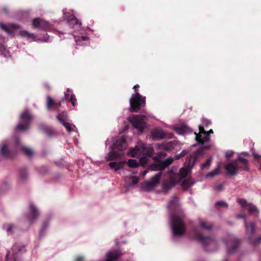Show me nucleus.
Listing matches in <instances>:
<instances>
[{"label": "nucleus", "instance_id": "nucleus-26", "mask_svg": "<svg viewBox=\"0 0 261 261\" xmlns=\"http://www.w3.org/2000/svg\"><path fill=\"white\" fill-rule=\"evenodd\" d=\"M0 28L9 34H13L14 30L19 28L17 24L12 23L6 25L2 23H0Z\"/></svg>", "mask_w": 261, "mask_h": 261}, {"label": "nucleus", "instance_id": "nucleus-5", "mask_svg": "<svg viewBox=\"0 0 261 261\" xmlns=\"http://www.w3.org/2000/svg\"><path fill=\"white\" fill-rule=\"evenodd\" d=\"M153 151V149L150 144L139 141L135 148L129 149L128 154L132 157L145 159L146 157L150 156Z\"/></svg>", "mask_w": 261, "mask_h": 261}, {"label": "nucleus", "instance_id": "nucleus-60", "mask_svg": "<svg viewBox=\"0 0 261 261\" xmlns=\"http://www.w3.org/2000/svg\"><path fill=\"white\" fill-rule=\"evenodd\" d=\"M223 261H228V260L227 259H225V260H224Z\"/></svg>", "mask_w": 261, "mask_h": 261}, {"label": "nucleus", "instance_id": "nucleus-36", "mask_svg": "<svg viewBox=\"0 0 261 261\" xmlns=\"http://www.w3.org/2000/svg\"><path fill=\"white\" fill-rule=\"evenodd\" d=\"M28 177V173L27 170H22L20 171L18 179L20 181H24L27 179Z\"/></svg>", "mask_w": 261, "mask_h": 261}, {"label": "nucleus", "instance_id": "nucleus-54", "mask_svg": "<svg viewBox=\"0 0 261 261\" xmlns=\"http://www.w3.org/2000/svg\"><path fill=\"white\" fill-rule=\"evenodd\" d=\"M203 147L204 148L207 149V148H209V146L208 145H204V146H203Z\"/></svg>", "mask_w": 261, "mask_h": 261}, {"label": "nucleus", "instance_id": "nucleus-48", "mask_svg": "<svg viewBox=\"0 0 261 261\" xmlns=\"http://www.w3.org/2000/svg\"><path fill=\"white\" fill-rule=\"evenodd\" d=\"M15 144L17 147H20V140L18 138L15 139Z\"/></svg>", "mask_w": 261, "mask_h": 261}, {"label": "nucleus", "instance_id": "nucleus-39", "mask_svg": "<svg viewBox=\"0 0 261 261\" xmlns=\"http://www.w3.org/2000/svg\"><path fill=\"white\" fill-rule=\"evenodd\" d=\"M212 159H208L204 163L201 165V169H204L208 168L211 165Z\"/></svg>", "mask_w": 261, "mask_h": 261}, {"label": "nucleus", "instance_id": "nucleus-6", "mask_svg": "<svg viewBox=\"0 0 261 261\" xmlns=\"http://www.w3.org/2000/svg\"><path fill=\"white\" fill-rule=\"evenodd\" d=\"M227 174L230 175H236L239 170L248 171V161L247 159L239 156L237 160L227 163L225 167Z\"/></svg>", "mask_w": 261, "mask_h": 261}, {"label": "nucleus", "instance_id": "nucleus-14", "mask_svg": "<svg viewBox=\"0 0 261 261\" xmlns=\"http://www.w3.org/2000/svg\"><path fill=\"white\" fill-rule=\"evenodd\" d=\"M56 117L58 120L66 128L68 133H70L72 132L75 131V126L68 122V116L66 112L58 114Z\"/></svg>", "mask_w": 261, "mask_h": 261}, {"label": "nucleus", "instance_id": "nucleus-32", "mask_svg": "<svg viewBox=\"0 0 261 261\" xmlns=\"http://www.w3.org/2000/svg\"><path fill=\"white\" fill-rule=\"evenodd\" d=\"M20 34L22 36H26L28 39H31L33 41H37V36L33 33H29L26 31H21Z\"/></svg>", "mask_w": 261, "mask_h": 261}, {"label": "nucleus", "instance_id": "nucleus-41", "mask_svg": "<svg viewBox=\"0 0 261 261\" xmlns=\"http://www.w3.org/2000/svg\"><path fill=\"white\" fill-rule=\"evenodd\" d=\"M216 205L217 206H227V204L224 201H219L217 202L216 203Z\"/></svg>", "mask_w": 261, "mask_h": 261}, {"label": "nucleus", "instance_id": "nucleus-40", "mask_svg": "<svg viewBox=\"0 0 261 261\" xmlns=\"http://www.w3.org/2000/svg\"><path fill=\"white\" fill-rule=\"evenodd\" d=\"M186 154L187 151L186 150H182L180 154L176 155L175 158L176 159L178 160L180 158L184 156Z\"/></svg>", "mask_w": 261, "mask_h": 261}, {"label": "nucleus", "instance_id": "nucleus-57", "mask_svg": "<svg viewBox=\"0 0 261 261\" xmlns=\"http://www.w3.org/2000/svg\"><path fill=\"white\" fill-rule=\"evenodd\" d=\"M209 133H210V134H213V130H212V129H210V130H209Z\"/></svg>", "mask_w": 261, "mask_h": 261}, {"label": "nucleus", "instance_id": "nucleus-4", "mask_svg": "<svg viewBox=\"0 0 261 261\" xmlns=\"http://www.w3.org/2000/svg\"><path fill=\"white\" fill-rule=\"evenodd\" d=\"M126 139L122 136L117 138L110 147L112 150L109 153L107 160L111 161L109 166L115 171L122 169L126 163L123 151L126 149Z\"/></svg>", "mask_w": 261, "mask_h": 261}, {"label": "nucleus", "instance_id": "nucleus-52", "mask_svg": "<svg viewBox=\"0 0 261 261\" xmlns=\"http://www.w3.org/2000/svg\"><path fill=\"white\" fill-rule=\"evenodd\" d=\"M254 158L258 159L259 157V155L257 154H254Z\"/></svg>", "mask_w": 261, "mask_h": 261}, {"label": "nucleus", "instance_id": "nucleus-55", "mask_svg": "<svg viewBox=\"0 0 261 261\" xmlns=\"http://www.w3.org/2000/svg\"><path fill=\"white\" fill-rule=\"evenodd\" d=\"M242 154H244V155H248V153L247 152H244L242 153Z\"/></svg>", "mask_w": 261, "mask_h": 261}, {"label": "nucleus", "instance_id": "nucleus-17", "mask_svg": "<svg viewBox=\"0 0 261 261\" xmlns=\"http://www.w3.org/2000/svg\"><path fill=\"white\" fill-rule=\"evenodd\" d=\"M198 127L199 133L197 134L194 132L195 139L198 143L203 144L204 142L210 140V135L208 133L204 130L203 126L199 125Z\"/></svg>", "mask_w": 261, "mask_h": 261}, {"label": "nucleus", "instance_id": "nucleus-38", "mask_svg": "<svg viewBox=\"0 0 261 261\" xmlns=\"http://www.w3.org/2000/svg\"><path fill=\"white\" fill-rule=\"evenodd\" d=\"M128 166L131 168L137 167L139 165V163L136 159H129L127 162Z\"/></svg>", "mask_w": 261, "mask_h": 261}, {"label": "nucleus", "instance_id": "nucleus-2", "mask_svg": "<svg viewBox=\"0 0 261 261\" xmlns=\"http://www.w3.org/2000/svg\"><path fill=\"white\" fill-rule=\"evenodd\" d=\"M167 207L169 211L173 239L174 240L176 238L184 236L186 232V216L181 208L180 201L176 196H174L169 200Z\"/></svg>", "mask_w": 261, "mask_h": 261}, {"label": "nucleus", "instance_id": "nucleus-45", "mask_svg": "<svg viewBox=\"0 0 261 261\" xmlns=\"http://www.w3.org/2000/svg\"><path fill=\"white\" fill-rule=\"evenodd\" d=\"M223 186L222 184H219L215 186V189L217 191H220L222 189Z\"/></svg>", "mask_w": 261, "mask_h": 261}, {"label": "nucleus", "instance_id": "nucleus-20", "mask_svg": "<svg viewBox=\"0 0 261 261\" xmlns=\"http://www.w3.org/2000/svg\"><path fill=\"white\" fill-rule=\"evenodd\" d=\"M63 15L64 17L66 19L69 24V25H75V29H76L78 32H80V34H82L83 29L81 28V23L79 21L76 17L74 16L66 13L64 11H63Z\"/></svg>", "mask_w": 261, "mask_h": 261}, {"label": "nucleus", "instance_id": "nucleus-59", "mask_svg": "<svg viewBox=\"0 0 261 261\" xmlns=\"http://www.w3.org/2000/svg\"><path fill=\"white\" fill-rule=\"evenodd\" d=\"M46 88H48V89H49V87L48 86V85H46Z\"/></svg>", "mask_w": 261, "mask_h": 261}, {"label": "nucleus", "instance_id": "nucleus-1", "mask_svg": "<svg viewBox=\"0 0 261 261\" xmlns=\"http://www.w3.org/2000/svg\"><path fill=\"white\" fill-rule=\"evenodd\" d=\"M202 153V150L201 149L193 152L185 162V167L181 168L178 173H175L173 170L169 171L167 174V179L164 181V188L168 189L179 184L185 189H188L193 186L195 183L193 180L192 178L186 179L185 177Z\"/></svg>", "mask_w": 261, "mask_h": 261}, {"label": "nucleus", "instance_id": "nucleus-46", "mask_svg": "<svg viewBox=\"0 0 261 261\" xmlns=\"http://www.w3.org/2000/svg\"><path fill=\"white\" fill-rule=\"evenodd\" d=\"M166 155V153L163 151H161L158 153V156L155 158H161Z\"/></svg>", "mask_w": 261, "mask_h": 261}, {"label": "nucleus", "instance_id": "nucleus-47", "mask_svg": "<svg viewBox=\"0 0 261 261\" xmlns=\"http://www.w3.org/2000/svg\"><path fill=\"white\" fill-rule=\"evenodd\" d=\"M131 182H132V185H134L138 183V180L137 178H136V177H133L132 178Z\"/></svg>", "mask_w": 261, "mask_h": 261}, {"label": "nucleus", "instance_id": "nucleus-25", "mask_svg": "<svg viewBox=\"0 0 261 261\" xmlns=\"http://www.w3.org/2000/svg\"><path fill=\"white\" fill-rule=\"evenodd\" d=\"M245 215L244 214L238 215L237 216V218L244 219V225L246 227V231L247 233L253 234L255 230V225L253 222H251L249 225H248L245 219Z\"/></svg>", "mask_w": 261, "mask_h": 261}, {"label": "nucleus", "instance_id": "nucleus-24", "mask_svg": "<svg viewBox=\"0 0 261 261\" xmlns=\"http://www.w3.org/2000/svg\"><path fill=\"white\" fill-rule=\"evenodd\" d=\"M11 145L10 141H5L3 142L1 153L5 157H9L11 155V152L10 150V147Z\"/></svg>", "mask_w": 261, "mask_h": 261}, {"label": "nucleus", "instance_id": "nucleus-22", "mask_svg": "<svg viewBox=\"0 0 261 261\" xmlns=\"http://www.w3.org/2000/svg\"><path fill=\"white\" fill-rule=\"evenodd\" d=\"M122 255L120 251L116 249L112 250L107 252L103 261H114Z\"/></svg>", "mask_w": 261, "mask_h": 261}, {"label": "nucleus", "instance_id": "nucleus-9", "mask_svg": "<svg viewBox=\"0 0 261 261\" xmlns=\"http://www.w3.org/2000/svg\"><path fill=\"white\" fill-rule=\"evenodd\" d=\"M33 118V115L28 109H25L20 114L19 123L16 126V129L22 132L28 130Z\"/></svg>", "mask_w": 261, "mask_h": 261}, {"label": "nucleus", "instance_id": "nucleus-49", "mask_svg": "<svg viewBox=\"0 0 261 261\" xmlns=\"http://www.w3.org/2000/svg\"><path fill=\"white\" fill-rule=\"evenodd\" d=\"M84 257L81 256H77L76 259L75 261H83Z\"/></svg>", "mask_w": 261, "mask_h": 261}, {"label": "nucleus", "instance_id": "nucleus-27", "mask_svg": "<svg viewBox=\"0 0 261 261\" xmlns=\"http://www.w3.org/2000/svg\"><path fill=\"white\" fill-rule=\"evenodd\" d=\"M173 128L174 130L179 135H186L191 132V129L185 125L174 126Z\"/></svg>", "mask_w": 261, "mask_h": 261}, {"label": "nucleus", "instance_id": "nucleus-33", "mask_svg": "<svg viewBox=\"0 0 261 261\" xmlns=\"http://www.w3.org/2000/svg\"><path fill=\"white\" fill-rule=\"evenodd\" d=\"M220 170V167L219 166H218L217 167V168H216L215 169H214V170L207 173L206 175V178H212V177H213L216 176L217 175H218L219 174Z\"/></svg>", "mask_w": 261, "mask_h": 261}, {"label": "nucleus", "instance_id": "nucleus-37", "mask_svg": "<svg viewBox=\"0 0 261 261\" xmlns=\"http://www.w3.org/2000/svg\"><path fill=\"white\" fill-rule=\"evenodd\" d=\"M21 149L23 151V152L27 156H28L29 157L32 156V155L33 154V151L32 149L30 148H28V147H24V146H21Z\"/></svg>", "mask_w": 261, "mask_h": 261}, {"label": "nucleus", "instance_id": "nucleus-34", "mask_svg": "<svg viewBox=\"0 0 261 261\" xmlns=\"http://www.w3.org/2000/svg\"><path fill=\"white\" fill-rule=\"evenodd\" d=\"M56 105V102L50 97L47 96L46 98V107L47 110H49L53 106Z\"/></svg>", "mask_w": 261, "mask_h": 261}, {"label": "nucleus", "instance_id": "nucleus-16", "mask_svg": "<svg viewBox=\"0 0 261 261\" xmlns=\"http://www.w3.org/2000/svg\"><path fill=\"white\" fill-rule=\"evenodd\" d=\"M33 28L38 29L45 31H49L51 28V24L47 21L40 18H35L32 21Z\"/></svg>", "mask_w": 261, "mask_h": 261}, {"label": "nucleus", "instance_id": "nucleus-12", "mask_svg": "<svg viewBox=\"0 0 261 261\" xmlns=\"http://www.w3.org/2000/svg\"><path fill=\"white\" fill-rule=\"evenodd\" d=\"M40 213L38 208L33 203H30L28 213L24 216L30 225L33 224L38 219Z\"/></svg>", "mask_w": 261, "mask_h": 261}, {"label": "nucleus", "instance_id": "nucleus-50", "mask_svg": "<svg viewBox=\"0 0 261 261\" xmlns=\"http://www.w3.org/2000/svg\"><path fill=\"white\" fill-rule=\"evenodd\" d=\"M260 242H261V236H260V237H259L258 238V239L257 240L256 242L255 243V244H256V243H260Z\"/></svg>", "mask_w": 261, "mask_h": 261}, {"label": "nucleus", "instance_id": "nucleus-58", "mask_svg": "<svg viewBox=\"0 0 261 261\" xmlns=\"http://www.w3.org/2000/svg\"><path fill=\"white\" fill-rule=\"evenodd\" d=\"M4 10L5 12L6 13H8V11H7V9H6V8H5Z\"/></svg>", "mask_w": 261, "mask_h": 261}, {"label": "nucleus", "instance_id": "nucleus-28", "mask_svg": "<svg viewBox=\"0 0 261 261\" xmlns=\"http://www.w3.org/2000/svg\"><path fill=\"white\" fill-rule=\"evenodd\" d=\"M6 42L5 38L0 36V52L2 55L5 57H9V51L6 48L4 43Z\"/></svg>", "mask_w": 261, "mask_h": 261}, {"label": "nucleus", "instance_id": "nucleus-51", "mask_svg": "<svg viewBox=\"0 0 261 261\" xmlns=\"http://www.w3.org/2000/svg\"><path fill=\"white\" fill-rule=\"evenodd\" d=\"M110 141H109V140L107 139L106 141L105 144H106V146H107L108 145V144H110Z\"/></svg>", "mask_w": 261, "mask_h": 261}, {"label": "nucleus", "instance_id": "nucleus-56", "mask_svg": "<svg viewBox=\"0 0 261 261\" xmlns=\"http://www.w3.org/2000/svg\"><path fill=\"white\" fill-rule=\"evenodd\" d=\"M73 141H74V142L75 144H76V143H77V140H76V139L74 138V139H73Z\"/></svg>", "mask_w": 261, "mask_h": 261}, {"label": "nucleus", "instance_id": "nucleus-21", "mask_svg": "<svg viewBox=\"0 0 261 261\" xmlns=\"http://www.w3.org/2000/svg\"><path fill=\"white\" fill-rule=\"evenodd\" d=\"M68 100L70 102L73 107L76 106V101L75 95L73 92V90L70 88H67L66 91L64 92V96L62 100Z\"/></svg>", "mask_w": 261, "mask_h": 261}, {"label": "nucleus", "instance_id": "nucleus-35", "mask_svg": "<svg viewBox=\"0 0 261 261\" xmlns=\"http://www.w3.org/2000/svg\"><path fill=\"white\" fill-rule=\"evenodd\" d=\"M28 11H19L18 13L17 18L22 20H25L29 16Z\"/></svg>", "mask_w": 261, "mask_h": 261}, {"label": "nucleus", "instance_id": "nucleus-13", "mask_svg": "<svg viewBox=\"0 0 261 261\" xmlns=\"http://www.w3.org/2000/svg\"><path fill=\"white\" fill-rule=\"evenodd\" d=\"M156 147L159 150L165 151L177 150L180 149V144L178 141L173 140L169 142H163L161 144H156Z\"/></svg>", "mask_w": 261, "mask_h": 261}, {"label": "nucleus", "instance_id": "nucleus-53", "mask_svg": "<svg viewBox=\"0 0 261 261\" xmlns=\"http://www.w3.org/2000/svg\"><path fill=\"white\" fill-rule=\"evenodd\" d=\"M148 171L146 170V171H144L143 173H142V176H144L147 173Z\"/></svg>", "mask_w": 261, "mask_h": 261}, {"label": "nucleus", "instance_id": "nucleus-44", "mask_svg": "<svg viewBox=\"0 0 261 261\" xmlns=\"http://www.w3.org/2000/svg\"><path fill=\"white\" fill-rule=\"evenodd\" d=\"M202 124L205 126H207L209 124H211L210 121L206 119H203L202 121Z\"/></svg>", "mask_w": 261, "mask_h": 261}, {"label": "nucleus", "instance_id": "nucleus-15", "mask_svg": "<svg viewBox=\"0 0 261 261\" xmlns=\"http://www.w3.org/2000/svg\"><path fill=\"white\" fill-rule=\"evenodd\" d=\"M173 161L172 158H168L164 161H159L155 164H151L149 167V170L151 171H161L171 165Z\"/></svg>", "mask_w": 261, "mask_h": 261}, {"label": "nucleus", "instance_id": "nucleus-18", "mask_svg": "<svg viewBox=\"0 0 261 261\" xmlns=\"http://www.w3.org/2000/svg\"><path fill=\"white\" fill-rule=\"evenodd\" d=\"M162 174V172L156 173L154 176L151 177L149 181L145 182L143 185L144 190L147 191L152 190L154 186L159 182Z\"/></svg>", "mask_w": 261, "mask_h": 261}, {"label": "nucleus", "instance_id": "nucleus-31", "mask_svg": "<svg viewBox=\"0 0 261 261\" xmlns=\"http://www.w3.org/2000/svg\"><path fill=\"white\" fill-rule=\"evenodd\" d=\"M75 41L79 45H83L82 41H87L89 39V37L87 36H74Z\"/></svg>", "mask_w": 261, "mask_h": 261}, {"label": "nucleus", "instance_id": "nucleus-29", "mask_svg": "<svg viewBox=\"0 0 261 261\" xmlns=\"http://www.w3.org/2000/svg\"><path fill=\"white\" fill-rule=\"evenodd\" d=\"M48 225L49 223L47 221L43 222L39 232V239L43 238L46 234Z\"/></svg>", "mask_w": 261, "mask_h": 261}, {"label": "nucleus", "instance_id": "nucleus-43", "mask_svg": "<svg viewBox=\"0 0 261 261\" xmlns=\"http://www.w3.org/2000/svg\"><path fill=\"white\" fill-rule=\"evenodd\" d=\"M41 41H44V42H48L50 41L49 36L47 34H45L42 37V38L41 39Z\"/></svg>", "mask_w": 261, "mask_h": 261}, {"label": "nucleus", "instance_id": "nucleus-19", "mask_svg": "<svg viewBox=\"0 0 261 261\" xmlns=\"http://www.w3.org/2000/svg\"><path fill=\"white\" fill-rule=\"evenodd\" d=\"M238 202L241 206L243 210L248 211L250 214H257L258 210L257 207L250 203H247L244 199H239Z\"/></svg>", "mask_w": 261, "mask_h": 261}, {"label": "nucleus", "instance_id": "nucleus-23", "mask_svg": "<svg viewBox=\"0 0 261 261\" xmlns=\"http://www.w3.org/2000/svg\"><path fill=\"white\" fill-rule=\"evenodd\" d=\"M151 137L152 139L158 140L166 137V134L164 131L160 128H156L153 129L151 132Z\"/></svg>", "mask_w": 261, "mask_h": 261}, {"label": "nucleus", "instance_id": "nucleus-8", "mask_svg": "<svg viewBox=\"0 0 261 261\" xmlns=\"http://www.w3.org/2000/svg\"><path fill=\"white\" fill-rule=\"evenodd\" d=\"M139 87V85L138 84L134 86L133 89L135 90V93L132 95L129 99L130 107L129 109L132 112H138L141 108L144 107L145 105L146 97L142 96L136 90V88Z\"/></svg>", "mask_w": 261, "mask_h": 261}, {"label": "nucleus", "instance_id": "nucleus-10", "mask_svg": "<svg viewBox=\"0 0 261 261\" xmlns=\"http://www.w3.org/2000/svg\"><path fill=\"white\" fill-rule=\"evenodd\" d=\"M127 119L134 128L141 132L146 127L147 117L145 115H133L128 117Z\"/></svg>", "mask_w": 261, "mask_h": 261}, {"label": "nucleus", "instance_id": "nucleus-7", "mask_svg": "<svg viewBox=\"0 0 261 261\" xmlns=\"http://www.w3.org/2000/svg\"><path fill=\"white\" fill-rule=\"evenodd\" d=\"M25 245L21 243H15L8 251L5 261H22V254L25 252Z\"/></svg>", "mask_w": 261, "mask_h": 261}, {"label": "nucleus", "instance_id": "nucleus-3", "mask_svg": "<svg viewBox=\"0 0 261 261\" xmlns=\"http://www.w3.org/2000/svg\"><path fill=\"white\" fill-rule=\"evenodd\" d=\"M213 227V224L207 221L199 219L196 226H193L190 236L194 240L200 243L204 249L208 251H214L218 248L217 241L211 236H205L203 231H208Z\"/></svg>", "mask_w": 261, "mask_h": 261}, {"label": "nucleus", "instance_id": "nucleus-42", "mask_svg": "<svg viewBox=\"0 0 261 261\" xmlns=\"http://www.w3.org/2000/svg\"><path fill=\"white\" fill-rule=\"evenodd\" d=\"M234 154V152L232 150H228L225 152V156L227 159H229L231 158L233 154Z\"/></svg>", "mask_w": 261, "mask_h": 261}, {"label": "nucleus", "instance_id": "nucleus-30", "mask_svg": "<svg viewBox=\"0 0 261 261\" xmlns=\"http://www.w3.org/2000/svg\"><path fill=\"white\" fill-rule=\"evenodd\" d=\"M16 227L13 224H6L4 225V229L7 232L8 234H11L13 233L16 229Z\"/></svg>", "mask_w": 261, "mask_h": 261}, {"label": "nucleus", "instance_id": "nucleus-11", "mask_svg": "<svg viewBox=\"0 0 261 261\" xmlns=\"http://www.w3.org/2000/svg\"><path fill=\"white\" fill-rule=\"evenodd\" d=\"M223 241L226 244L227 253L229 254L236 252L240 246L239 241L232 235L227 236V239H223Z\"/></svg>", "mask_w": 261, "mask_h": 261}]
</instances>
